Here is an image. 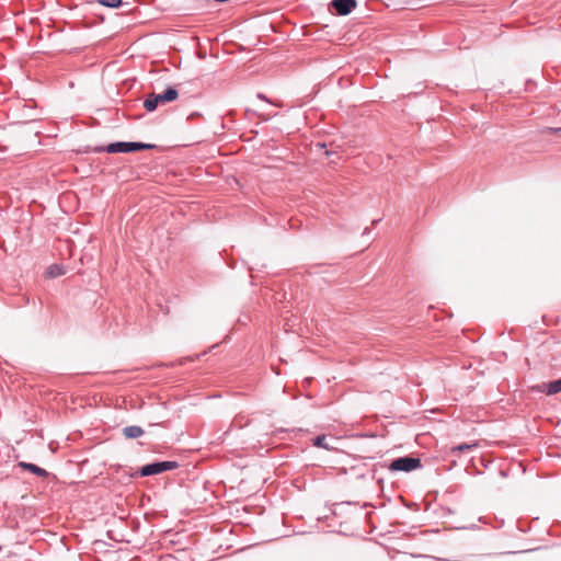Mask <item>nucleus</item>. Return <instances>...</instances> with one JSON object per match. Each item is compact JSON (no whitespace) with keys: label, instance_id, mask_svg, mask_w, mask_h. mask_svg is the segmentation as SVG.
<instances>
[{"label":"nucleus","instance_id":"1","mask_svg":"<svg viewBox=\"0 0 561 561\" xmlns=\"http://www.w3.org/2000/svg\"><path fill=\"white\" fill-rule=\"evenodd\" d=\"M153 148L152 145L138 141H117L108 144L105 148H98L96 151H106L108 153H127Z\"/></svg>","mask_w":561,"mask_h":561},{"label":"nucleus","instance_id":"2","mask_svg":"<svg viewBox=\"0 0 561 561\" xmlns=\"http://www.w3.org/2000/svg\"><path fill=\"white\" fill-rule=\"evenodd\" d=\"M178 461H157L152 463L145 465L140 468V476L141 477H149L154 474H160L165 471L174 470L179 468Z\"/></svg>","mask_w":561,"mask_h":561},{"label":"nucleus","instance_id":"3","mask_svg":"<svg viewBox=\"0 0 561 561\" xmlns=\"http://www.w3.org/2000/svg\"><path fill=\"white\" fill-rule=\"evenodd\" d=\"M421 466V460L419 458L404 456L393 459L389 465V469L391 471L410 472L414 469L420 468Z\"/></svg>","mask_w":561,"mask_h":561},{"label":"nucleus","instance_id":"4","mask_svg":"<svg viewBox=\"0 0 561 561\" xmlns=\"http://www.w3.org/2000/svg\"><path fill=\"white\" fill-rule=\"evenodd\" d=\"M356 0H332L330 5L339 15H347L356 8Z\"/></svg>","mask_w":561,"mask_h":561},{"label":"nucleus","instance_id":"5","mask_svg":"<svg viewBox=\"0 0 561 561\" xmlns=\"http://www.w3.org/2000/svg\"><path fill=\"white\" fill-rule=\"evenodd\" d=\"M536 389L541 392H546L549 396L561 392V378L537 386Z\"/></svg>","mask_w":561,"mask_h":561},{"label":"nucleus","instance_id":"6","mask_svg":"<svg viewBox=\"0 0 561 561\" xmlns=\"http://www.w3.org/2000/svg\"><path fill=\"white\" fill-rule=\"evenodd\" d=\"M178 96H179L178 90L172 87L168 88L162 93L156 94V98H157L159 104L172 102V101L176 100Z\"/></svg>","mask_w":561,"mask_h":561},{"label":"nucleus","instance_id":"7","mask_svg":"<svg viewBox=\"0 0 561 561\" xmlns=\"http://www.w3.org/2000/svg\"><path fill=\"white\" fill-rule=\"evenodd\" d=\"M19 466L27 471L33 472L34 474H36L38 477H47L48 476V472L45 469H43L34 463L20 462Z\"/></svg>","mask_w":561,"mask_h":561},{"label":"nucleus","instance_id":"8","mask_svg":"<svg viewBox=\"0 0 561 561\" xmlns=\"http://www.w3.org/2000/svg\"><path fill=\"white\" fill-rule=\"evenodd\" d=\"M126 438H138L144 434V430L138 425H130L123 428Z\"/></svg>","mask_w":561,"mask_h":561},{"label":"nucleus","instance_id":"9","mask_svg":"<svg viewBox=\"0 0 561 561\" xmlns=\"http://www.w3.org/2000/svg\"><path fill=\"white\" fill-rule=\"evenodd\" d=\"M159 105V102L156 98V94L154 93H151L149 94L145 101H144V107L148 111V112H152L154 111Z\"/></svg>","mask_w":561,"mask_h":561},{"label":"nucleus","instance_id":"10","mask_svg":"<svg viewBox=\"0 0 561 561\" xmlns=\"http://www.w3.org/2000/svg\"><path fill=\"white\" fill-rule=\"evenodd\" d=\"M477 447H478V443H472V444L463 443V444H459V445L451 447L450 453L453 455H457L459 453L468 451V450H471Z\"/></svg>","mask_w":561,"mask_h":561},{"label":"nucleus","instance_id":"11","mask_svg":"<svg viewBox=\"0 0 561 561\" xmlns=\"http://www.w3.org/2000/svg\"><path fill=\"white\" fill-rule=\"evenodd\" d=\"M313 444L314 446L317 447H321V448H324V449H330L328 443H327V437L324 435H319L314 438L313 440Z\"/></svg>","mask_w":561,"mask_h":561},{"label":"nucleus","instance_id":"12","mask_svg":"<svg viewBox=\"0 0 561 561\" xmlns=\"http://www.w3.org/2000/svg\"><path fill=\"white\" fill-rule=\"evenodd\" d=\"M102 5L108 8H118L122 4V0H98Z\"/></svg>","mask_w":561,"mask_h":561},{"label":"nucleus","instance_id":"13","mask_svg":"<svg viewBox=\"0 0 561 561\" xmlns=\"http://www.w3.org/2000/svg\"><path fill=\"white\" fill-rule=\"evenodd\" d=\"M61 268L58 266V265H51L49 268H48V275L51 276V277H55V276H58V275H61Z\"/></svg>","mask_w":561,"mask_h":561},{"label":"nucleus","instance_id":"14","mask_svg":"<svg viewBox=\"0 0 561 561\" xmlns=\"http://www.w3.org/2000/svg\"><path fill=\"white\" fill-rule=\"evenodd\" d=\"M277 115V113H274V114H268L267 116H264L263 119L264 121H267L271 116H275Z\"/></svg>","mask_w":561,"mask_h":561},{"label":"nucleus","instance_id":"15","mask_svg":"<svg viewBox=\"0 0 561 561\" xmlns=\"http://www.w3.org/2000/svg\"><path fill=\"white\" fill-rule=\"evenodd\" d=\"M257 96L264 101H267V99L263 94H259Z\"/></svg>","mask_w":561,"mask_h":561}]
</instances>
